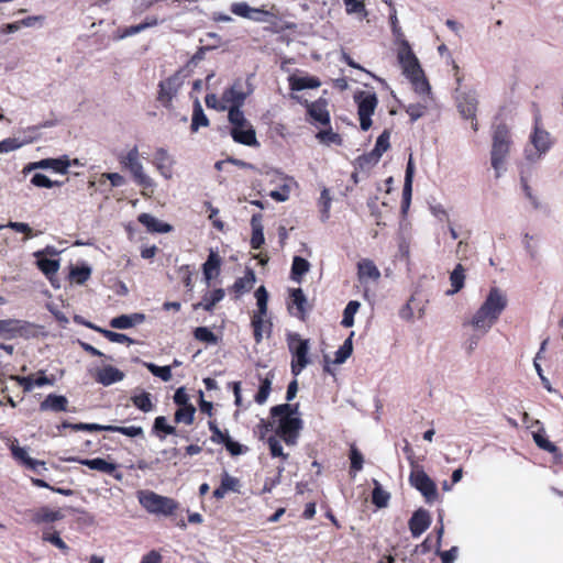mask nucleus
Listing matches in <instances>:
<instances>
[{
    "instance_id": "nucleus-55",
    "label": "nucleus",
    "mask_w": 563,
    "mask_h": 563,
    "mask_svg": "<svg viewBox=\"0 0 563 563\" xmlns=\"http://www.w3.org/2000/svg\"><path fill=\"white\" fill-rule=\"evenodd\" d=\"M69 166L70 161L66 155H63L57 158H49L48 169H52L55 173L67 174Z\"/></svg>"
},
{
    "instance_id": "nucleus-51",
    "label": "nucleus",
    "mask_w": 563,
    "mask_h": 563,
    "mask_svg": "<svg viewBox=\"0 0 563 563\" xmlns=\"http://www.w3.org/2000/svg\"><path fill=\"white\" fill-rule=\"evenodd\" d=\"M354 333L352 332L350 336L344 341V343L339 347V350L335 352V364H342L344 363L352 354L353 352V344H352V338Z\"/></svg>"
},
{
    "instance_id": "nucleus-7",
    "label": "nucleus",
    "mask_w": 563,
    "mask_h": 563,
    "mask_svg": "<svg viewBox=\"0 0 563 563\" xmlns=\"http://www.w3.org/2000/svg\"><path fill=\"white\" fill-rule=\"evenodd\" d=\"M247 93L243 91L241 80H235L229 88L224 89L221 95V109L228 110V114L232 120L241 117L242 107L245 103Z\"/></svg>"
},
{
    "instance_id": "nucleus-6",
    "label": "nucleus",
    "mask_w": 563,
    "mask_h": 563,
    "mask_svg": "<svg viewBox=\"0 0 563 563\" xmlns=\"http://www.w3.org/2000/svg\"><path fill=\"white\" fill-rule=\"evenodd\" d=\"M286 341L292 356L291 373L297 376L309 364V340L302 339L299 333L290 332L287 334Z\"/></svg>"
},
{
    "instance_id": "nucleus-5",
    "label": "nucleus",
    "mask_w": 563,
    "mask_h": 563,
    "mask_svg": "<svg viewBox=\"0 0 563 563\" xmlns=\"http://www.w3.org/2000/svg\"><path fill=\"white\" fill-rule=\"evenodd\" d=\"M230 11L240 18L247 19L257 23H274L278 19V10L274 4L269 9L266 5L261 8H253L246 2H233L230 5Z\"/></svg>"
},
{
    "instance_id": "nucleus-29",
    "label": "nucleus",
    "mask_w": 563,
    "mask_h": 563,
    "mask_svg": "<svg viewBox=\"0 0 563 563\" xmlns=\"http://www.w3.org/2000/svg\"><path fill=\"white\" fill-rule=\"evenodd\" d=\"M137 221L146 227L147 231L153 233H168L173 230L170 224L157 220L150 213L139 214Z\"/></svg>"
},
{
    "instance_id": "nucleus-35",
    "label": "nucleus",
    "mask_w": 563,
    "mask_h": 563,
    "mask_svg": "<svg viewBox=\"0 0 563 563\" xmlns=\"http://www.w3.org/2000/svg\"><path fill=\"white\" fill-rule=\"evenodd\" d=\"M224 290L218 288L203 296L202 300L194 305V309L202 307L206 311H212L214 306L224 298Z\"/></svg>"
},
{
    "instance_id": "nucleus-44",
    "label": "nucleus",
    "mask_w": 563,
    "mask_h": 563,
    "mask_svg": "<svg viewBox=\"0 0 563 563\" xmlns=\"http://www.w3.org/2000/svg\"><path fill=\"white\" fill-rule=\"evenodd\" d=\"M374 489L372 492V503L377 508H384L388 505L390 495L388 492L384 490L378 483V481L374 479Z\"/></svg>"
},
{
    "instance_id": "nucleus-59",
    "label": "nucleus",
    "mask_w": 563,
    "mask_h": 563,
    "mask_svg": "<svg viewBox=\"0 0 563 563\" xmlns=\"http://www.w3.org/2000/svg\"><path fill=\"white\" fill-rule=\"evenodd\" d=\"M16 319L0 320V338L14 339L15 338Z\"/></svg>"
},
{
    "instance_id": "nucleus-32",
    "label": "nucleus",
    "mask_w": 563,
    "mask_h": 563,
    "mask_svg": "<svg viewBox=\"0 0 563 563\" xmlns=\"http://www.w3.org/2000/svg\"><path fill=\"white\" fill-rule=\"evenodd\" d=\"M221 257L217 252L211 251L202 265V273L207 283L220 274Z\"/></svg>"
},
{
    "instance_id": "nucleus-36",
    "label": "nucleus",
    "mask_w": 563,
    "mask_h": 563,
    "mask_svg": "<svg viewBox=\"0 0 563 563\" xmlns=\"http://www.w3.org/2000/svg\"><path fill=\"white\" fill-rule=\"evenodd\" d=\"M210 123L208 117L205 114V111L199 102V100H196L194 102V109H192V118H191V125L190 130L192 133L197 132L201 126L206 128Z\"/></svg>"
},
{
    "instance_id": "nucleus-61",
    "label": "nucleus",
    "mask_w": 563,
    "mask_h": 563,
    "mask_svg": "<svg viewBox=\"0 0 563 563\" xmlns=\"http://www.w3.org/2000/svg\"><path fill=\"white\" fill-rule=\"evenodd\" d=\"M317 139L320 142H323V143H327V144H330V143H333V144H336V145H341L342 144L341 135L339 133L333 132L330 126L327 130L319 131L317 133Z\"/></svg>"
},
{
    "instance_id": "nucleus-45",
    "label": "nucleus",
    "mask_w": 563,
    "mask_h": 563,
    "mask_svg": "<svg viewBox=\"0 0 563 563\" xmlns=\"http://www.w3.org/2000/svg\"><path fill=\"white\" fill-rule=\"evenodd\" d=\"M88 327L100 332L104 338H107L109 341L111 342H114V343H121V344H132L134 343V341L129 338L128 335L123 334V333H119V332H113V331H110V330H104V329H100V328H97L90 323H88Z\"/></svg>"
},
{
    "instance_id": "nucleus-34",
    "label": "nucleus",
    "mask_w": 563,
    "mask_h": 563,
    "mask_svg": "<svg viewBox=\"0 0 563 563\" xmlns=\"http://www.w3.org/2000/svg\"><path fill=\"white\" fill-rule=\"evenodd\" d=\"M15 338L31 339L36 338L42 327L25 320L16 319Z\"/></svg>"
},
{
    "instance_id": "nucleus-42",
    "label": "nucleus",
    "mask_w": 563,
    "mask_h": 563,
    "mask_svg": "<svg viewBox=\"0 0 563 563\" xmlns=\"http://www.w3.org/2000/svg\"><path fill=\"white\" fill-rule=\"evenodd\" d=\"M37 266L40 271L51 280L53 284V278L56 276L59 269V261L52 258H40L37 260Z\"/></svg>"
},
{
    "instance_id": "nucleus-40",
    "label": "nucleus",
    "mask_w": 563,
    "mask_h": 563,
    "mask_svg": "<svg viewBox=\"0 0 563 563\" xmlns=\"http://www.w3.org/2000/svg\"><path fill=\"white\" fill-rule=\"evenodd\" d=\"M310 269V263L303 258V257H300V256H295L294 260H292V265H291V279L297 282V283H300L301 279H302V276L305 274H307Z\"/></svg>"
},
{
    "instance_id": "nucleus-48",
    "label": "nucleus",
    "mask_w": 563,
    "mask_h": 563,
    "mask_svg": "<svg viewBox=\"0 0 563 563\" xmlns=\"http://www.w3.org/2000/svg\"><path fill=\"white\" fill-rule=\"evenodd\" d=\"M90 275L91 269L87 265L70 267L69 278L78 285L85 284L90 278Z\"/></svg>"
},
{
    "instance_id": "nucleus-10",
    "label": "nucleus",
    "mask_w": 563,
    "mask_h": 563,
    "mask_svg": "<svg viewBox=\"0 0 563 563\" xmlns=\"http://www.w3.org/2000/svg\"><path fill=\"white\" fill-rule=\"evenodd\" d=\"M357 103V114L360 126L363 131H367L372 126V115L378 104L377 96L374 92L360 91L354 95Z\"/></svg>"
},
{
    "instance_id": "nucleus-4",
    "label": "nucleus",
    "mask_w": 563,
    "mask_h": 563,
    "mask_svg": "<svg viewBox=\"0 0 563 563\" xmlns=\"http://www.w3.org/2000/svg\"><path fill=\"white\" fill-rule=\"evenodd\" d=\"M140 505L150 514L170 517L179 508V503L174 498L159 495L153 490H141L137 493Z\"/></svg>"
},
{
    "instance_id": "nucleus-64",
    "label": "nucleus",
    "mask_w": 563,
    "mask_h": 563,
    "mask_svg": "<svg viewBox=\"0 0 563 563\" xmlns=\"http://www.w3.org/2000/svg\"><path fill=\"white\" fill-rule=\"evenodd\" d=\"M272 428L273 423L271 421L261 419L254 429V433L258 438V440H267V434L272 431Z\"/></svg>"
},
{
    "instance_id": "nucleus-9",
    "label": "nucleus",
    "mask_w": 563,
    "mask_h": 563,
    "mask_svg": "<svg viewBox=\"0 0 563 563\" xmlns=\"http://www.w3.org/2000/svg\"><path fill=\"white\" fill-rule=\"evenodd\" d=\"M228 121L231 124L230 135L234 142L246 146H258L256 131L251 122L245 118L244 112L238 120H232L228 114Z\"/></svg>"
},
{
    "instance_id": "nucleus-12",
    "label": "nucleus",
    "mask_w": 563,
    "mask_h": 563,
    "mask_svg": "<svg viewBox=\"0 0 563 563\" xmlns=\"http://www.w3.org/2000/svg\"><path fill=\"white\" fill-rule=\"evenodd\" d=\"M397 57L401 66L402 74L408 79H417V76L422 74L419 60L407 41H404L400 44Z\"/></svg>"
},
{
    "instance_id": "nucleus-3",
    "label": "nucleus",
    "mask_w": 563,
    "mask_h": 563,
    "mask_svg": "<svg viewBox=\"0 0 563 563\" xmlns=\"http://www.w3.org/2000/svg\"><path fill=\"white\" fill-rule=\"evenodd\" d=\"M512 145L511 133L509 128L501 123L498 124L493 132L490 164L495 170V177H500V170L504 169L507 157Z\"/></svg>"
},
{
    "instance_id": "nucleus-14",
    "label": "nucleus",
    "mask_w": 563,
    "mask_h": 563,
    "mask_svg": "<svg viewBox=\"0 0 563 563\" xmlns=\"http://www.w3.org/2000/svg\"><path fill=\"white\" fill-rule=\"evenodd\" d=\"M291 98L306 108L307 114L313 122L321 125H330L331 118L327 99L319 98L316 101H308L307 99H300L298 96H291Z\"/></svg>"
},
{
    "instance_id": "nucleus-49",
    "label": "nucleus",
    "mask_w": 563,
    "mask_h": 563,
    "mask_svg": "<svg viewBox=\"0 0 563 563\" xmlns=\"http://www.w3.org/2000/svg\"><path fill=\"white\" fill-rule=\"evenodd\" d=\"M361 303L356 300H351L343 311L341 324L344 328H351L354 324V316L358 311Z\"/></svg>"
},
{
    "instance_id": "nucleus-8",
    "label": "nucleus",
    "mask_w": 563,
    "mask_h": 563,
    "mask_svg": "<svg viewBox=\"0 0 563 563\" xmlns=\"http://www.w3.org/2000/svg\"><path fill=\"white\" fill-rule=\"evenodd\" d=\"M118 159L123 168L130 170L134 181L139 186L143 187V189L154 187V181L152 178L144 173L143 165L140 162V153L137 146H133L125 154L119 155Z\"/></svg>"
},
{
    "instance_id": "nucleus-54",
    "label": "nucleus",
    "mask_w": 563,
    "mask_h": 563,
    "mask_svg": "<svg viewBox=\"0 0 563 563\" xmlns=\"http://www.w3.org/2000/svg\"><path fill=\"white\" fill-rule=\"evenodd\" d=\"M194 336L200 342L217 344L218 336L207 327H198L194 330Z\"/></svg>"
},
{
    "instance_id": "nucleus-46",
    "label": "nucleus",
    "mask_w": 563,
    "mask_h": 563,
    "mask_svg": "<svg viewBox=\"0 0 563 563\" xmlns=\"http://www.w3.org/2000/svg\"><path fill=\"white\" fill-rule=\"evenodd\" d=\"M131 401L133 405L143 412H150L154 409V404L151 398V394L147 391H142L139 395H133L131 397Z\"/></svg>"
},
{
    "instance_id": "nucleus-24",
    "label": "nucleus",
    "mask_w": 563,
    "mask_h": 563,
    "mask_svg": "<svg viewBox=\"0 0 563 563\" xmlns=\"http://www.w3.org/2000/svg\"><path fill=\"white\" fill-rule=\"evenodd\" d=\"M357 277L361 283H365L368 279L378 282L380 272L372 260L363 258L357 263Z\"/></svg>"
},
{
    "instance_id": "nucleus-11",
    "label": "nucleus",
    "mask_w": 563,
    "mask_h": 563,
    "mask_svg": "<svg viewBox=\"0 0 563 563\" xmlns=\"http://www.w3.org/2000/svg\"><path fill=\"white\" fill-rule=\"evenodd\" d=\"M183 85L184 76L181 70L159 81L157 101L165 108H172L173 99L178 95Z\"/></svg>"
},
{
    "instance_id": "nucleus-43",
    "label": "nucleus",
    "mask_w": 563,
    "mask_h": 563,
    "mask_svg": "<svg viewBox=\"0 0 563 563\" xmlns=\"http://www.w3.org/2000/svg\"><path fill=\"white\" fill-rule=\"evenodd\" d=\"M379 159L380 156L372 150L371 152L358 156L355 159V166L361 170H369L379 162Z\"/></svg>"
},
{
    "instance_id": "nucleus-62",
    "label": "nucleus",
    "mask_w": 563,
    "mask_h": 563,
    "mask_svg": "<svg viewBox=\"0 0 563 563\" xmlns=\"http://www.w3.org/2000/svg\"><path fill=\"white\" fill-rule=\"evenodd\" d=\"M267 444L269 448L271 455L273 457H282L284 461L288 459V454L284 453L283 446L275 435H271L267 438Z\"/></svg>"
},
{
    "instance_id": "nucleus-30",
    "label": "nucleus",
    "mask_w": 563,
    "mask_h": 563,
    "mask_svg": "<svg viewBox=\"0 0 563 563\" xmlns=\"http://www.w3.org/2000/svg\"><path fill=\"white\" fill-rule=\"evenodd\" d=\"M240 481L236 477L231 476L228 472H223L221 476V483L217 487L212 495L216 499H222L228 492H239Z\"/></svg>"
},
{
    "instance_id": "nucleus-25",
    "label": "nucleus",
    "mask_w": 563,
    "mask_h": 563,
    "mask_svg": "<svg viewBox=\"0 0 563 563\" xmlns=\"http://www.w3.org/2000/svg\"><path fill=\"white\" fill-rule=\"evenodd\" d=\"M288 85L291 91H301L303 89H317L321 86V80L316 76L299 77L295 74L288 77Z\"/></svg>"
},
{
    "instance_id": "nucleus-20",
    "label": "nucleus",
    "mask_w": 563,
    "mask_h": 563,
    "mask_svg": "<svg viewBox=\"0 0 563 563\" xmlns=\"http://www.w3.org/2000/svg\"><path fill=\"white\" fill-rule=\"evenodd\" d=\"M251 325L253 329V338L256 343L262 342L264 333H266L267 336L272 333L273 322L267 316L253 313L251 317Z\"/></svg>"
},
{
    "instance_id": "nucleus-39",
    "label": "nucleus",
    "mask_w": 563,
    "mask_h": 563,
    "mask_svg": "<svg viewBox=\"0 0 563 563\" xmlns=\"http://www.w3.org/2000/svg\"><path fill=\"white\" fill-rule=\"evenodd\" d=\"M438 536L435 539V551L437 554L441 558L442 563H453L457 556V548L452 547L450 550L441 551V539L443 534V527H440L437 531Z\"/></svg>"
},
{
    "instance_id": "nucleus-27",
    "label": "nucleus",
    "mask_w": 563,
    "mask_h": 563,
    "mask_svg": "<svg viewBox=\"0 0 563 563\" xmlns=\"http://www.w3.org/2000/svg\"><path fill=\"white\" fill-rule=\"evenodd\" d=\"M256 282L255 273L252 268H246L244 276L238 278L231 286V290L235 294V298H240L243 294L250 291Z\"/></svg>"
},
{
    "instance_id": "nucleus-18",
    "label": "nucleus",
    "mask_w": 563,
    "mask_h": 563,
    "mask_svg": "<svg viewBox=\"0 0 563 563\" xmlns=\"http://www.w3.org/2000/svg\"><path fill=\"white\" fill-rule=\"evenodd\" d=\"M478 100L475 93L462 92L456 97V107L464 119H474L477 112Z\"/></svg>"
},
{
    "instance_id": "nucleus-52",
    "label": "nucleus",
    "mask_w": 563,
    "mask_h": 563,
    "mask_svg": "<svg viewBox=\"0 0 563 563\" xmlns=\"http://www.w3.org/2000/svg\"><path fill=\"white\" fill-rule=\"evenodd\" d=\"M43 541L49 542L57 549H59L64 554H67L69 551V547L65 543V541L59 537L57 531H44L42 536Z\"/></svg>"
},
{
    "instance_id": "nucleus-26",
    "label": "nucleus",
    "mask_w": 563,
    "mask_h": 563,
    "mask_svg": "<svg viewBox=\"0 0 563 563\" xmlns=\"http://www.w3.org/2000/svg\"><path fill=\"white\" fill-rule=\"evenodd\" d=\"M154 165L159 170L161 175L164 176L166 179L172 178V168H173V159L169 156L168 152L159 147L154 153Z\"/></svg>"
},
{
    "instance_id": "nucleus-58",
    "label": "nucleus",
    "mask_w": 563,
    "mask_h": 563,
    "mask_svg": "<svg viewBox=\"0 0 563 563\" xmlns=\"http://www.w3.org/2000/svg\"><path fill=\"white\" fill-rule=\"evenodd\" d=\"M350 473H357L363 468L364 457L355 445L351 446L350 450Z\"/></svg>"
},
{
    "instance_id": "nucleus-13",
    "label": "nucleus",
    "mask_w": 563,
    "mask_h": 563,
    "mask_svg": "<svg viewBox=\"0 0 563 563\" xmlns=\"http://www.w3.org/2000/svg\"><path fill=\"white\" fill-rule=\"evenodd\" d=\"M410 484L419 490L428 503H431L438 498V489L435 483L429 477V475L418 466L413 467L409 475Z\"/></svg>"
},
{
    "instance_id": "nucleus-1",
    "label": "nucleus",
    "mask_w": 563,
    "mask_h": 563,
    "mask_svg": "<svg viewBox=\"0 0 563 563\" xmlns=\"http://www.w3.org/2000/svg\"><path fill=\"white\" fill-rule=\"evenodd\" d=\"M507 302L506 295L499 288L492 287L486 299L467 324L482 335L486 334L506 309ZM464 325H466V323H464Z\"/></svg>"
},
{
    "instance_id": "nucleus-15",
    "label": "nucleus",
    "mask_w": 563,
    "mask_h": 563,
    "mask_svg": "<svg viewBox=\"0 0 563 563\" xmlns=\"http://www.w3.org/2000/svg\"><path fill=\"white\" fill-rule=\"evenodd\" d=\"M67 462H76L81 465L89 467L90 470L98 471L104 474L112 475L117 481H121L123 475L120 472H117L118 465L111 462L106 461L101 457L96 459H79V457H67L64 459Z\"/></svg>"
},
{
    "instance_id": "nucleus-28",
    "label": "nucleus",
    "mask_w": 563,
    "mask_h": 563,
    "mask_svg": "<svg viewBox=\"0 0 563 563\" xmlns=\"http://www.w3.org/2000/svg\"><path fill=\"white\" fill-rule=\"evenodd\" d=\"M262 220L263 216L261 213H254L251 218L252 236L250 244L253 250H260L265 243Z\"/></svg>"
},
{
    "instance_id": "nucleus-60",
    "label": "nucleus",
    "mask_w": 563,
    "mask_h": 563,
    "mask_svg": "<svg viewBox=\"0 0 563 563\" xmlns=\"http://www.w3.org/2000/svg\"><path fill=\"white\" fill-rule=\"evenodd\" d=\"M221 444L225 446V449L232 456H238L249 451L247 446L242 445L236 441H233L230 435H227V438L222 441Z\"/></svg>"
},
{
    "instance_id": "nucleus-33",
    "label": "nucleus",
    "mask_w": 563,
    "mask_h": 563,
    "mask_svg": "<svg viewBox=\"0 0 563 563\" xmlns=\"http://www.w3.org/2000/svg\"><path fill=\"white\" fill-rule=\"evenodd\" d=\"M145 320L143 313L121 314L111 319L110 327L114 329H129Z\"/></svg>"
},
{
    "instance_id": "nucleus-17",
    "label": "nucleus",
    "mask_w": 563,
    "mask_h": 563,
    "mask_svg": "<svg viewBox=\"0 0 563 563\" xmlns=\"http://www.w3.org/2000/svg\"><path fill=\"white\" fill-rule=\"evenodd\" d=\"M307 298L301 288H294L290 290V303L288 305V311L291 316L306 320L307 316Z\"/></svg>"
},
{
    "instance_id": "nucleus-53",
    "label": "nucleus",
    "mask_w": 563,
    "mask_h": 563,
    "mask_svg": "<svg viewBox=\"0 0 563 563\" xmlns=\"http://www.w3.org/2000/svg\"><path fill=\"white\" fill-rule=\"evenodd\" d=\"M144 366L156 377H159L163 382H169L173 377L170 366H158L154 363H144Z\"/></svg>"
},
{
    "instance_id": "nucleus-31",
    "label": "nucleus",
    "mask_w": 563,
    "mask_h": 563,
    "mask_svg": "<svg viewBox=\"0 0 563 563\" xmlns=\"http://www.w3.org/2000/svg\"><path fill=\"white\" fill-rule=\"evenodd\" d=\"M531 143L540 155L548 152L552 145L549 132L541 129L538 124H536L534 131L531 135Z\"/></svg>"
},
{
    "instance_id": "nucleus-19",
    "label": "nucleus",
    "mask_w": 563,
    "mask_h": 563,
    "mask_svg": "<svg viewBox=\"0 0 563 563\" xmlns=\"http://www.w3.org/2000/svg\"><path fill=\"white\" fill-rule=\"evenodd\" d=\"M431 525V517L428 510L420 508L413 512L408 526L413 538L420 537Z\"/></svg>"
},
{
    "instance_id": "nucleus-50",
    "label": "nucleus",
    "mask_w": 563,
    "mask_h": 563,
    "mask_svg": "<svg viewBox=\"0 0 563 563\" xmlns=\"http://www.w3.org/2000/svg\"><path fill=\"white\" fill-rule=\"evenodd\" d=\"M256 298L257 310L254 313H260L262 316H267L268 312V292L264 286H260L254 294Z\"/></svg>"
},
{
    "instance_id": "nucleus-63",
    "label": "nucleus",
    "mask_w": 563,
    "mask_h": 563,
    "mask_svg": "<svg viewBox=\"0 0 563 563\" xmlns=\"http://www.w3.org/2000/svg\"><path fill=\"white\" fill-rule=\"evenodd\" d=\"M389 137L390 132L388 130H385L376 140V144L373 151L377 153L380 157L390 146Z\"/></svg>"
},
{
    "instance_id": "nucleus-47",
    "label": "nucleus",
    "mask_w": 563,
    "mask_h": 563,
    "mask_svg": "<svg viewBox=\"0 0 563 563\" xmlns=\"http://www.w3.org/2000/svg\"><path fill=\"white\" fill-rule=\"evenodd\" d=\"M196 408L192 405L179 407L174 415L176 423L191 424L194 422Z\"/></svg>"
},
{
    "instance_id": "nucleus-16",
    "label": "nucleus",
    "mask_w": 563,
    "mask_h": 563,
    "mask_svg": "<svg viewBox=\"0 0 563 563\" xmlns=\"http://www.w3.org/2000/svg\"><path fill=\"white\" fill-rule=\"evenodd\" d=\"M10 451L13 460L21 466L29 468L33 472H37V468L45 467L44 461H38L29 456L25 448L19 445L18 441L14 440L10 444Z\"/></svg>"
},
{
    "instance_id": "nucleus-41",
    "label": "nucleus",
    "mask_w": 563,
    "mask_h": 563,
    "mask_svg": "<svg viewBox=\"0 0 563 563\" xmlns=\"http://www.w3.org/2000/svg\"><path fill=\"white\" fill-rule=\"evenodd\" d=\"M152 433L164 439L165 435L176 434V428L167 423L166 417L158 416L154 420Z\"/></svg>"
},
{
    "instance_id": "nucleus-56",
    "label": "nucleus",
    "mask_w": 563,
    "mask_h": 563,
    "mask_svg": "<svg viewBox=\"0 0 563 563\" xmlns=\"http://www.w3.org/2000/svg\"><path fill=\"white\" fill-rule=\"evenodd\" d=\"M31 184L35 187L53 188L62 186L63 181L51 180L46 175L38 173L33 175L31 178Z\"/></svg>"
},
{
    "instance_id": "nucleus-23",
    "label": "nucleus",
    "mask_w": 563,
    "mask_h": 563,
    "mask_svg": "<svg viewBox=\"0 0 563 563\" xmlns=\"http://www.w3.org/2000/svg\"><path fill=\"white\" fill-rule=\"evenodd\" d=\"M40 410L65 412L68 410V399L63 395L49 394L40 402Z\"/></svg>"
},
{
    "instance_id": "nucleus-22",
    "label": "nucleus",
    "mask_w": 563,
    "mask_h": 563,
    "mask_svg": "<svg viewBox=\"0 0 563 563\" xmlns=\"http://www.w3.org/2000/svg\"><path fill=\"white\" fill-rule=\"evenodd\" d=\"M124 378V373L119 368L107 365L97 371L95 379L103 386H110L114 383L121 382Z\"/></svg>"
},
{
    "instance_id": "nucleus-57",
    "label": "nucleus",
    "mask_w": 563,
    "mask_h": 563,
    "mask_svg": "<svg viewBox=\"0 0 563 563\" xmlns=\"http://www.w3.org/2000/svg\"><path fill=\"white\" fill-rule=\"evenodd\" d=\"M272 390V379L269 377H265L261 379V385L258 391L256 393L254 399L258 405H263Z\"/></svg>"
},
{
    "instance_id": "nucleus-21",
    "label": "nucleus",
    "mask_w": 563,
    "mask_h": 563,
    "mask_svg": "<svg viewBox=\"0 0 563 563\" xmlns=\"http://www.w3.org/2000/svg\"><path fill=\"white\" fill-rule=\"evenodd\" d=\"M532 435H533V440H534L536 444L538 445V448L552 454L554 462H556V463L562 462L563 453L553 442H551L547 438L545 431L543 428L537 432H533Z\"/></svg>"
},
{
    "instance_id": "nucleus-2",
    "label": "nucleus",
    "mask_w": 563,
    "mask_h": 563,
    "mask_svg": "<svg viewBox=\"0 0 563 563\" xmlns=\"http://www.w3.org/2000/svg\"><path fill=\"white\" fill-rule=\"evenodd\" d=\"M298 404H282L271 408L272 418H277V428L275 430L287 445H295L302 429V420L295 417L298 411Z\"/></svg>"
},
{
    "instance_id": "nucleus-37",
    "label": "nucleus",
    "mask_w": 563,
    "mask_h": 563,
    "mask_svg": "<svg viewBox=\"0 0 563 563\" xmlns=\"http://www.w3.org/2000/svg\"><path fill=\"white\" fill-rule=\"evenodd\" d=\"M465 268L462 264H457L454 269L450 274V282L452 289L448 290V295H454L459 292L463 287L465 283Z\"/></svg>"
},
{
    "instance_id": "nucleus-38",
    "label": "nucleus",
    "mask_w": 563,
    "mask_h": 563,
    "mask_svg": "<svg viewBox=\"0 0 563 563\" xmlns=\"http://www.w3.org/2000/svg\"><path fill=\"white\" fill-rule=\"evenodd\" d=\"M63 518V515L58 510H53L48 507H42L37 509L33 516L32 521L35 523H48L54 522Z\"/></svg>"
}]
</instances>
